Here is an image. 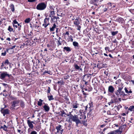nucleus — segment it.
<instances>
[{
    "label": "nucleus",
    "mask_w": 134,
    "mask_h": 134,
    "mask_svg": "<svg viewBox=\"0 0 134 134\" xmlns=\"http://www.w3.org/2000/svg\"><path fill=\"white\" fill-rule=\"evenodd\" d=\"M124 20L123 18L120 17H118L116 19L115 21L119 22V23L122 24L124 21Z\"/></svg>",
    "instance_id": "obj_13"
},
{
    "label": "nucleus",
    "mask_w": 134,
    "mask_h": 134,
    "mask_svg": "<svg viewBox=\"0 0 134 134\" xmlns=\"http://www.w3.org/2000/svg\"><path fill=\"white\" fill-rule=\"evenodd\" d=\"M79 105L78 104L75 103L72 104V107L73 108H76L78 107V105Z\"/></svg>",
    "instance_id": "obj_28"
},
{
    "label": "nucleus",
    "mask_w": 134,
    "mask_h": 134,
    "mask_svg": "<svg viewBox=\"0 0 134 134\" xmlns=\"http://www.w3.org/2000/svg\"><path fill=\"white\" fill-rule=\"evenodd\" d=\"M27 122L29 127L31 129H32L34 127L32 123L35 124V123L33 121H30L29 120H27Z\"/></svg>",
    "instance_id": "obj_9"
},
{
    "label": "nucleus",
    "mask_w": 134,
    "mask_h": 134,
    "mask_svg": "<svg viewBox=\"0 0 134 134\" xmlns=\"http://www.w3.org/2000/svg\"><path fill=\"white\" fill-rule=\"evenodd\" d=\"M37 132L35 131H32L31 132L30 134H37Z\"/></svg>",
    "instance_id": "obj_44"
},
{
    "label": "nucleus",
    "mask_w": 134,
    "mask_h": 134,
    "mask_svg": "<svg viewBox=\"0 0 134 134\" xmlns=\"http://www.w3.org/2000/svg\"><path fill=\"white\" fill-rule=\"evenodd\" d=\"M40 26L37 25L36 24H34L33 26V27H35V29H37Z\"/></svg>",
    "instance_id": "obj_36"
},
{
    "label": "nucleus",
    "mask_w": 134,
    "mask_h": 134,
    "mask_svg": "<svg viewBox=\"0 0 134 134\" xmlns=\"http://www.w3.org/2000/svg\"><path fill=\"white\" fill-rule=\"evenodd\" d=\"M6 51H5L4 53H1V55L3 56H5L6 55Z\"/></svg>",
    "instance_id": "obj_50"
},
{
    "label": "nucleus",
    "mask_w": 134,
    "mask_h": 134,
    "mask_svg": "<svg viewBox=\"0 0 134 134\" xmlns=\"http://www.w3.org/2000/svg\"><path fill=\"white\" fill-rule=\"evenodd\" d=\"M42 25L44 26L45 28H46L47 26V23L43 24Z\"/></svg>",
    "instance_id": "obj_53"
},
{
    "label": "nucleus",
    "mask_w": 134,
    "mask_h": 134,
    "mask_svg": "<svg viewBox=\"0 0 134 134\" xmlns=\"http://www.w3.org/2000/svg\"><path fill=\"white\" fill-rule=\"evenodd\" d=\"M8 30L10 32H11L13 31V28L11 27L10 26H8Z\"/></svg>",
    "instance_id": "obj_33"
},
{
    "label": "nucleus",
    "mask_w": 134,
    "mask_h": 134,
    "mask_svg": "<svg viewBox=\"0 0 134 134\" xmlns=\"http://www.w3.org/2000/svg\"><path fill=\"white\" fill-rule=\"evenodd\" d=\"M43 101V100L41 99H40L39 101L38 102V105L39 106H41L42 105Z\"/></svg>",
    "instance_id": "obj_19"
},
{
    "label": "nucleus",
    "mask_w": 134,
    "mask_h": 134,
    "mask_svg": "<svg viewBox=\"0 0 134 134\" xmlns=\"http://www.w3.org/2000/svg\"><path fill=\"white\" fill-rule=\"evenodd\" d=\"M104 74H105L106 76H107L108 74V73L107 72H106V71H105L104 72Z\"/></svg>",
    "instance_id": "obj_55"
},
{
    "label": "nucleus",
    "mask_w": 134,
    "mask_h": 134,
    "mask_svg": "<svg viewBox=\"0 0 134 134\" xmlns=\"http://www.w3.org/2000/svg\"><path fill=\"white\" fill-rule=\"evenodd\" d=\"M0 85L1 86L2 85L4 86L5 87H7L8 86V85L3 83H0Z\"/></svg>",
    "instance_id": "obj_32"
},
{
    "label": "nucleus",
    "mask_w": 134,
    "mask_h": 134,
    "mask_svg": "<svg viewBox=\"0 0 134 134\" xmlns=\"http://www.w3.org/2000/svg\"><path fill=\"white\" fill-rule=\"evenodd\" d=\"M4 64H3V62L1 63V69H3L4 68Z\"/></svg>",
    "instance_id": "obj_39"
},
{
    "label": "nucleus",
    "mask_w": 134,
    "mask_h": 134,
    "mask_svg": "<svg viewBox=\"0 0 134 134\" xmlns=\"http://www.w3.org/2000/svg\"><path fill=\"white\" fill-rule=\"evenodd\" d=\"M69 77V76L68 75L65 76H64V79H68Z\"/></svg>",
    "instance_id": "obj_48"
},
{
    "label": "nucleus",
    "mask_w": 134,
    "mask_h": 134,
    "mask_svg": "<svg viewBox=\"0 0 134 134\" xmlns=\"http://www.w3.org/2000/svg\"><path fill=\"white\" fill-rule=\"evenodd\" d=\"M89 109L93 107V104H92V102L91 103H89Z\"/></svg>",
    "instance_id": "obj_40"
},
{
    "label": "nucleus",
    "mask_w": 134,
    "mask_h": 134,
    "mask_svg": "<svg viewBox=\"0 0 134 134\" xmlns=\"http://www.w3.org/2000/svg\"><path fill=\"white\" fill-rule=\"evenodd\" d=\"M9 110L8 109H4L1 108V112L3 114V116H4L5 115L9 114Z\"/></svg>",
    "instance_id": "obj_6"
},
{
    "label": "nucleus",
    "mask_w": 134,
    "mask_h": 134,
    "mask_svg": "<svg viewBox=\"0 0 134 134\" xmlns=\"http://www.w3.org/2000/svg\"><path fill=\"white\" fill-rule=\"evenodd\" d=\"M64 51H65L68 52H70L71 51L70 48L69 47H65L64 48Z\"/></svg>",
    "instance_id": "obj_18"
},
{
    "label": "nucleus",
    "mask_w": 134,
    "mask_h": 134,
    "mask_svg": "<svg viewBox=\"0 0 134 134\" xmlns=\"http://www.w3.org/2000/svg\"><path fill=\"white\" fill-rule=\"evenodd\" d=\"M48 97L49 101L53 100L54 99V98L53 97V96L52 95L51 96H49V95H48Z\"/></svg>",
    "instance_id": "obj_24"
},
{
    "label": "nucleus",
    "mask_w": 134,
    "mask_h": 134,
    "mask_svg": "<svg viewBox=\"0 0 134 134\" xmlns=\"http://www.w3.org/2000/svg\"><path fill=\"white\" fill-rule=\"evenodd\" d=\"M56 129L57 130V131L55 133L56 134H58V133H59V134H62L64 131L62 126L60 125H58L56 127Z\"/></svg>",
    "instance_id": "obj_5"
},
{
    "label": "nucleus",
    "mask_w": 134,
    "mask_h": 134,
    "mask_svg": "<svg viewBox=\"0 0 134 134\" xmlns=\"http://www.w3.org/2000/svg\"><path fill=\"white\" fill-rule=\"evenodd\" d=\"M47 7V4L44 2L39 3L36 6V9L38 10H44Z\"/></svg>",
    "instance_id": "obj_3"
},
{
    "label": "nucleus",
    "mask_w": 134,
    "mask_h": 134,
    "mask_svg": "<svg viewBox=\"0 0 134 134\" xmlns=\"http://www.w3.org/2000/svg\"><path fill=\"white\" fill-rule=\"evenodd\" d=\"M73 45L74 46L75 48L76 49H78L80 48V46H79L78 43L76 42H73Z\"/></svg>",
    "instance_id": "obj_12"
},
{
    "label": "nucleus",
    "mask_w": 134,
    "mask_h": 134,
    "mask_svg": "<svg viewBox=\"0 0 134 134\" xmlns=\"http://www.w3.org/2000/svg\"><path fill=\"white\" fill-rule=\"evenodd\" d=\"M99 0H90V3L91 4H93L94 5L97 6V3H98Z\"/></svg>",
    "instance_id": "obj_10"
},
{
    "label": "nucleus",
    "mask_w": 134,
    "mask_h": 134,
    "mask_svg": "<svg viewBox=\"0 0 134 134\" xmlns=\"http://www.w3.org/2000/svg\"><path fill=\"white\" fill-rule=\"evenodd\" d=\"M124 90H125V92L128 94H127V96L129 95V93H132V91H131V90H130V91H128L126 87H125V88ZM126 94L127 95V94Z\"/></svg>",
    "instance_id": "obj_23"
},
{
    "label": "nucleus",
    "mask_w": 134,
    "mask_h": 134,
    "mask_svg": "<svg viewBox=\"0 0 134 134\" xmlns=\"http://www.w3.org/2000/svg\"><path fill=\"white\" fill-rule=\"evenodd\" d=\"M60 112L61 114L60 115L62 116H64L66 117V116H69V121L71 120L76 123V126H78V124L81 123V122L79 119L78 116L77 115H73L72 114L69 115L66 114L63 110H61Z\"/></svg>",
    "instance_id": "obj_1"
},
{
    "label": "nucleus",
    "mask_w": 134,
    "mask_h": 134,
    "mask_svg": "<svg viewBox=\"0 0 134 134\" xmlns=\"http://www.w3.org/2000/svg\"><path fill=\"white\" fill-rule=\"evenodd\" d=\"M51 72L50 71H45L43 73H48L49 74H50Z\"/></svg>",
    "instance_id": "obj_47"
},
{
    "label": "nucleus",
    "mask_w": 134,
    "mask_h": 134,
    "mask_svg": "<svg viewBox=\"0 0 134 134\" xmlns=\"http://www.w3.org/2000/svg\"><path fill=\"white\" fill-rule=\"evenodd\" d=\"M20 106L22 108H23L25 107V104L24 103V102L21 101H20Z\"/></svg>",
    "instance_id": "obj_22"
},
{
    "label": "nucleus",
    "mask_w": 134,
    "mask_h": 134,
    "mask_svg": "<svg viewBox=\"0 0 134 134\" xmlns=\"http://www.w3.org/2000/svg\"><path fill=\"white\" fill-rule=\"evenodd\" d=\"M10 98L12 100H16L17 99V98L16 97H13L12 96H10Z\"/></svg>",
    "instance_id": "obj_37"
},
{
    "label": "nucleus",
    "mask_w": 134,
    "mask_h": 134,
    "mask_svg": "<svg viewBox=\"0 0 134 134\" xmlns=\"http://www.w3.org/2000/svg\"><path fill=\"white\" fill-rule=\"evenodd\" d=\"M65 34V35H67L69 36V33L68 31H66Z\"/></svg>",
    "instance_id": "obj_62"
},
{
    "label": "nucleus",
    "mask_w": 134,
    "mask_h": 134,
    "mask_svg": "<svg viewBox=\"0 0 134 134\" xmlns=\"http://www.w3.org/2000/svg\"><path fill=\"white\" fill-rule=\"evenodd\" d=\"M107 114L109 115H113V114H112L111 113V112L109 111H108L107 112Z\"/></svg>",
    "instance_id": "obj_54"
},
{
    "label": "nucleus",
    "mask_w": 134,
    "mask_h": 134,
    "mask_svg": "<svg viewBox=\"0 0 134 134\" xmlns=\"http://www.w3.org/2000/svg\"><path fill=\"white\" fill-rule=\"evenodd\" d=\"M79 120L80 121L81 123H79L78 124H83L85 126H86L87 125V124L86 123V121H85V120Z\"/></svg>",
    "instance_id": "obj_21"
},
{
    "label": "nucleus",
    "mask_w": 134,
    "mask_h": 134,
    "mask_svg": "<svg viewBox=\"0 0 134 134\" xmlns=\"http://www.w3.org/2000/svg\"><path fill=\"white\" fill-rule=\"evenodd\" d=\"M69 38L70 39V41H71V42L73 41V39L72 38V37L71 35H70L69 36Z\"/></svg>",
    "instance_id": "obj_43"
},
{
    "label": "nucleus",
    "mask_w": 134,
    "mask_h": 134,
    "mask_svg": "<svg viewBox=\"0 0 134 134\" xmlns=\"http://www.w3.org/2000/svg\"><path fill=\"white\" fill-rule=\"evenodd\" d=\"M43 107L44 108L45 111L48 112L50 108L47 105H45L43 106Z\"/></svg>",
    "instance_id": "obj_16"
},
{
    "label": "nucleus",
    "mask_w": 134,
    "mask_h": 134,
    "mask_svg": "<svg viewBox=\"0 0 134 134\" xmlns=\"http://www.w3.org/2000/svg\"><path fill=\"white\" fill-rule=\"evenodd\" d=\"M56 27V25L55 24H54L53 26L51 28H50V30L51 31H54V29Z\"/></svg>",
    "instance_id": "obj_20"
},
{
    "label": "nucleus",
    "mask_w": 134,
    "mask_h": 134,
    "mask_svg": "<svg viewBox=\"0 0 134 134\" xmlns=\"http://www.w3.org/2000/svg\"><path fill=\"white\" fill-rule=\"evenodd\" d=\"M18 30L20 31L21 30V25H20L19 24H18Z\"/></svg>",
    "instance_id": "obj_46"
},
{
    "label": "nucleus",
    "mask_w": 134,
    "mask_h": 134,
    "mask_svg": "<svg viewBox=\"0 0 134 134\" xmlns=\"http://www.w3.org/2000/svg\"><path fill=\"white\" fill-rule=\"evenodd\" d=\"M31 131V129L30 128H29L28 130V133H30V132Z\"/></svg>",
    "instance_id": "obj_61"
},
{
    "label": "nucleus",
    "mask_w": 134,
    "mask_h": 134,
    "mask_svg": "<svg viewBox=\"0 0 134 134\" xmlns=\"http://www.w3.org/2000/svg\"><path fill=\"white\" fill-rule=\"evenodd\" d=\"M89 106L88 105H87L85 107V111H87V110L89 109Z\"/></svg>",
    "instance_id": "obj_42"
},
{
    "label": "nucleus",
    "mask_w": 134,
    "mask_h": 134,
    "mask_svg": "<svg viewBox=\"0 0 134 134\" xmlns=\"http://www.w3.org/2000/svg\"><path fill=\"white\" fill-rule=\"evenodd\" d=\"M18 132L20 134H22L23 133V131H21L20 130L18 129L17 130Z\"/></svg>",
    "instance_id": "obj_49"
},
{
    "label": "nucleus",
    "mask_w": 134,
    "mask_h": 134,
    "mask_svg": "<svg viewBox=\"0 0 134 134\" xmlns=\"http://www.w3.org/2000/svg\"><path fill=\"white\" fill-rule=\"evenodd\" d=\"M49 16L51 18V19H52V20L53 21H54V22L56 21L55 20H56V16H52V17L51 16V15H50Z\"/></svg>",
    "instance_id": "obj_29"
},
{
    "label": "nucleus",
    "mask_w": 134,
    "mask_h": 134,
    "mask_svg": "<svg viewBox=\"0 0 134 134\" xmlns=\"http://www.w3.org/2000/svg\"><path fill=\"white\" fill-rule=\"evenodd\" d=\"M36 1V0H28V1L29 2H34Z\"/></svg>",
    "instance_id": "obj_57"
},
{
    "label": "nucleus",
    "mask_w": 134,
    "mask_h": 134,
    "mask_svg": "<svg viewBox=\"0 0 134 134\" xmlns=\"http://www.w3.org/2000/svg\"><path fill=\"white\" fill-rule=\"evenodd\" d=\"M75 19V20L74 21V24L76 25H79L80 24L79 20H80V19L78 18H76V19Z\"/></svg>",
    "instance_id": "obj_14"
},
{
    "label": "nucleus",
    "mask_w": 134,
    "mask_h": 134,
    "mask_svg": "<svg viewBox=\"0 0 134 134\" xmlns=\"http://www.w3.org/2000/svg\"><path fill=\"white\" fill-rule=\"evenodd\" d=\"M115 83L116 84H119L120 85H121V87H118V90L114 92L115 94L117 97H124L125 96L127 95L125 94V92L124 91H122L123 87L122 86L123 85L122 84L121 80L120 79H119L116 81Z\"/></svg>",
    "instance_id": "obj_2"
},
{
    "label": "nucleus",
    "mask_w": 134,
    "mask_h": 134,
    "mask_svg": "<svg viewBox=\"0 0 134 134\" xmlns=\"http://www.w3.org/2000/svg\"><path fill=\"white\" fill-rule=\"evenodd\" d=\"M107 134H115V133L114 131H111L109 132Z\"/></svg>",
    "instance_id": "obj_52"
},
{
    "label": "nucleus",
    "mask_w": 134,
    "mask_h": 134,
    "mask_svg": "<svg viewBox=\"0 0 134 134\" xmlns=\"http://www.w3.org/2000/svg\"><path fill=\"white\" fill-rule=\"evenodd\" d=\"M62 42L60 40H58V42L57 43V44L58 46L59 45H61L62 44L61 43Z\"/></svg>",
    "instance_id": "obj_38"
},
{
    "label": "nucleus",
    "mask_w": 134,
    "mask_h": 134,
    "mask_svg": "<svg viewBox=\"0 0 134 134\" xmlns=\"http://www.w3.org/2000/svg\"><path fill=\"white\" fill-rule=\"evenodd\" d=\"M48 89L47 90V95H49V93H50V92L51 91V88L50 87H48Z\"/></svg>",
    "instance_id": "obj_45"
},
{
    "label": "nucleus",
    "mask_w": 134,
    "mask_h": 134,
    "mask_svg": "<svg viewBox=\"0 0 134 134\" xmlns=\"http://www.w3.org/2000/svg\"><path fill=\"white\" fill-rule=\"evenodd\" d=\"M77 26V30H80L81 28V26L79 25Z\"/></svg>",
    "instance_id": "obj_51"
},
{
    "label": "nucleus",
    "mask_w": 134,
    "mask_h": 134,
    "mask_svg": "<svg viewBox=\"0 0 134 134\" xmlns=\"http://www.w3.org/2000/svg\"><path fill=\"white\" fill-rule=\"evenodd\" d=\"M17 25H18L17 24H13V26L14 27H15L16 28H17V27H18Z\"/></svg>",
    "instance_id": "obj_59"
},
{
    "label": "nucleus",
    "mask_w": 134,
    "mask_h": 134,
    "mask_svg": "<svg viewBox=\"0 0 134 134\" xmlns=\"http://www.w3.org/2000/svg\"><path fill=\"white\" fill-rule=\"evenodd\" d=\"M114 103V101H113L112 99H111L110 102L108 103V104L109 105H110L111 104H113Z\"/></svg>",
    "instance_id": "obj_41"
},
{
    "label": "nucleus",
    "mask_w": 134,
    "mask_h": 134,
    "mask_svg": "<svg viewBox=\"0 0 134 134\" xmlns=\"http://www.w3.org/2000/svg\"><path fill=\"white\" fill-rule=\"evenodd\" d=\"M31 21L30 19V18H28L24 20V22L26 23H28Z\"/></svg>",
    "instance_id": "obj_30"
},
{
    "label": "nucleus",
    "mask_w": 134,
    "mask_h": 134,
    "mask_svg": "<svg viewBox=\"0 0 134 134\" xmlns=\"http://www.w3.org/2000/svg\"><path fill=\"white\" fill-rule=\"evenodd\" d=\"M113 42L114 43H118L117 42V41L116 40V39H115L114 41H113Z\"/></svg>",
    "instance_id": "obj_63"
},
{
    "label": "nucleus",
    "mask_w": 134,
    "mask_h": 134,
    "mask_svg": "<svg viewBox=\"0 0 134 134\" xmlns=\"http://www.w3.org/2000/svg\"><path fill=\"white\" fill-rule=\"evenodd\" d=\"M105 64L102 63L98 64L97 65V67L99 69H100L102 68H104L105 67Z\"/></svg>",
    "instance_id": "obj_17"
},
{
    "label": "nucleus",
    "mask_w": 134,
    "mask_h": 134,
    "mask_svg": "<svg viewBox=\"0 0 134 134\" xmlns=\"http://www.w3.org/2000/svg\"><path fill=\"white\" fill-rule=\"evenodd\" d=\"M105 49L106 51L108 50V51H109V48L108 47H106L105 48Z\"/></svg>",
    "instance_id": "obj_60"
},
{
    "label": "nucleus",
    "mask_w": 134,
    "mask_h": 134,
    "mask_svg": "<svg viewBox=\"0 0 134 134\" xmlns=\"http://www.w3.org/2000/svg\"><path fill=\"white\" fill-rule=\"evenodd\" d=\"M11 75L8 74L6 71L0 72V78L2 80H4L7 77H10Z\"/></svg>",
    "instance_id": "obj_4"
},
{
    "label": "nucleus",
    "mask_w": 134,
    "mask_h": 134,
    "mask_svg": "<svg viewBox=\"0 0 134 134\" xmlns=\"http://www.w3.org/2000/svg\"><path fill=\"white\" fill-rule=\"evenodd\" d=\"M13 25V24H17L18 25V24H19L18 22L16 21V20H13V22L12 23Z\"/></svg>",
    "instance_id": "obj_35"
},
{
    "label": "nucleus",
    "mask_w": 134,
    "mask_h": 134,
    "mask_svg": "<svg viewBox=\"0 0 134 134\" xmlns=\"http://www.w3.org/2000/svg\"><path fill=\"white\" fill-rule=\"evenodd\" d=\"M74 67L75 69L77 70H79L80 69V67L77 64H75L74 65Z\"/></svg>",
    "instance_id": "obj_34"
},
{
    "label": "nucleus",
    "mask_w": 134,
    "mask_h": 134,
    "mask_svg": "<svg viewBox=\"0 0 134 134\" xmlns=\"http://www.w3.org/2000/svg\"><path fill=\"white\" fill-rule=\"evenodd\" d=\"M82 93L84 95H86V93L84 92V91L83 90L82 91Z\"/></svg>",
    "instance_id": "obj_64"
},
{
    "label": "nucleus",
    "mask_w": 134,
    "mask_h": 134,
    "mask_svg": "<svg viewBox=\"0 0 134 134\" xmlns=\"http://www.w3.org/2000/svg\"><path fill=\"white\" fill-rule=\"evenodd\" d=\"M114 88L112 86H110L108 88V91L110 93H113L114 90Z\"/></svg>",
    "instance_id": "obj_11"
},
{
    "label": "nucleus",
    "mask_w": 134,
    "mask_h": 134,
    "mask_svg": "<svg viewBox=\"0 0 134 134\" xmlns=\"http://www.w3.org/2000/svg\"><path fill=\"white\" fill-rule=\"evenodd\" d=\"M7 128L8 127L5 125H4L3 126H1L0 127V129H3L4 131L6 132H7L8 131Z\"/></svg>",
    "instance_id": "obj_15"
},
{
    "label": "nucleus",
    "mask_w": 134,
    "mask_h": 134,
    "mask_svg": "<svg viewBox=\"0 0 134 134\" xmlns=\"http://www.w3.org/2000/svg\"><path fill=\"white\" fill-rule=\"evenodd\" d=\"M54 9L53 8H52V11H51L50 13L51 15L52 16H53L55 14L54 11Z\"/></svg>",
    "instance_id": "obj_31"
},
{
    "label": "nucleus",
    "mask_w": 134,
    "mask_h": 134,
    "mask_svg": "<svg viewBox=\"0 0 134 134\" xmlns=\"http://www.w3.org/2000/svg\"><path fill=\"white\" fill-rule=\"evenodd\" d=\"M128 110L130 111H132L134 110V106H130Z\"/></svg>",
    "instance_id": "obj_26"
},
{
    "label": "nucleus",
    "mask_w": 134,
    "mask_h": 134,
    "mask_svg": "<svg viewBox=\"0 0 134 134\" xmlns=\"http://www.w3.org/2000/svg\"><path fill=\"white\" fill-rule=\"evenodd\" d=\"M111 35L112 36H114L118 33V31H111Z\"/></svg>",
    "instance_id": "obj_25"
},
{
    "label": "nucleus",
    "mask_w": 134,
    "mask_h": 134,
    "mask_svg": "<svg viewBox=\"0 0 134 134\" xmlns=\"http://www.w3.org/2000/svg\"><path fill=\"white\" fill-rule=\"evenodd\" d=\"M12 47L11 48H10V49H13L15 48L16 47L15 45L13 46H11Z\"/></svg>",
    "instance_id": "obj_56"
},
{
    "label": "nucleus",
    "mask_w": 134,
    "mask_h": 134,
    "mask_svg": "<svg viewBox=\"0 0 134 134\" xmlns=\"http://www.w3.org/2000/svg\"><path fill=\"white\" fill-rule=\"evenodd\" d=\"M10 7L11 9V10L13 12L14 11V5L13 4H11Z\"/></svg>",
    "instance_id": "obj_27"
},
{
    "label": "nucleus",
    "mask_w": 134,
    "mask_h": 134,
    "mask_svg": "<svg viewBox=\"0 0 134 134\" xmlns=\"http://www.w3.org/2000/svg\"><path fill=\"white\" fill-rule=\"evenodd\" d=\"M19 102V100H14L12 103V105L11 108H14L16 106V105L18 104Z\"/></svg>",
    "instance_id": "obj_8"
},
{
    "label": "nucleus",
    "mask_w": 134,
    "mask_h": 134,
    "mask_svg": "<svg viewBox=\"0 0 134 134\" xmlns=\"http://www.w3.org/2000/svg\"><path fill=\"white\" fill-rule=\"evenodd\" d=\"M3 64H4V69H8V66L7 65L9 64H10L8 59H6L4 61H3Z\"/></svg>",
    "instance_id": "obj_7"
},
{
    "label": "nucleus",
    "mask_w": 134,
    "mask_h": 134,
    "mask_svg": "<svg viewBox=\"0 0 134 134\" xmlns=\"http://www.w3.org/2000/svg\"><path fill=\"white\" fill-rule=\"evenodd\" d=\"M108 10V8H105L103 9V11L104 12H106Z\"/></svg>",
    "instance_id": "obj_58"
}]
</instances>
